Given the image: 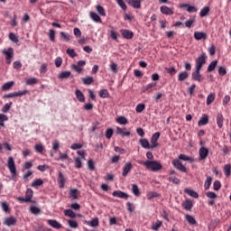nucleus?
<instances>
[{"instance_id": "nucleus-56", "label": "nucleus", "mask_w": 231, "mask_h": 231, "mask_svg": "<svg viewBox=\"0 0 231 231\" xmlns=\"http://www.w3.org/2000/svg\"><path fill=\"white\" fill-rule=\"evenodd\" d=\"M68 225L70 228H79V223L75 220H68Z\"/></svg>"}, {"instance_id": "nucleus-30", "label": "nucleus", "mask_w": 231, "mask_h": 231, "mask_svg": "<svg viewBox=\"0 0 231 231\" xmlns=\"http://www.w3.org/2000/svg\"><path fill=\"white\" fill-rule=\"evenodd\" d=\"M96 10L97 12V14L101 16V17H106V9H104L102 7V5H96Z\"/></svg>"}, {"instance_id": "nucleus-16", "label": "nucleus", "mask_w": 231, "mask_h": 231, "mask_svg": "<svg viewBox=\"0 0 231 231\" xmlns=\"http://www.w3.org/2000/svg\"><path fill=\"white\" fill-rule=\"evenodd\" d=\"M199 154L200 160H205L207 156H208V149L203 146L200 147V149L199 150Z\"/></svg>"}, {"instance_id": "nucleus-17", "label": "nucleus", "mask_w": 231, "mask_h": 231, "mask_svg": "<svg viewBox=\"0 0 231 231\" xmlns=\"http://www.w3.org/2000/svg\"><path fill=\"white\" fill-rule=\"evenodd\" d=\"M194 39H196V41L205 40L207 39V33L203 32H195Z\"/></svg>"}, {"instance_id": "nucleus-11", "label": "nucleus", "mask_w": 231, "mask_h": 231, "mask_svg": "<svg viewBox=\"0 0 231 231\" xmlns=\"http://www.w3.org/2000/svg\"><path fill=\"white\" fill-rule=\"evenodd\" d=\"M112 196H114V198H120L121 199H127V198H129L127 193L121 190H115L112 193Z\"/></svg>"}, {"instance_id": "nucleus-58", "label": "nucleus", "mask_w": 231, "mask_h": 231, "mask_svg": "<svg viewBox=\"0 0 231 231\" xmlns=\"http://www.w3.org/2000/svg\"><path fill=\"white\" fill-rule=\"evenodd\" d=\"M9 39L10 41H12V42H15V43L19 42V38H17V36L14 32H10Z\"/></svg>"}, {"instance_id": "nucleus-24", "label": "nucleus", "mask_w": 231, "mask_h": 231, "mask_svg": "<svg viewBox=\"0 0 231 231\" xmlns=\"http://www.w3.org/2000/svg\"><path fill=\"white\" fill-rule=\"evenodd\" d=\"M139 143L143 149H152L147 139H140Z\"/></svg>"}, {"instance_id": "nucleus-40", "label": "nucleus", "mask_w": 231, "mask_h": 231, "mask_svg": "<svg viewBox=\"0 0 231 231\" xmlns=\"http://www.w3.org/2000/svg\"><path fill=\"white\" fill-rule=\"evenodd\" d=\"M210 185H212V177L208 176L207 177V180L204 184L205 190H208V189H210Z\"/></svg>"}, {"instance_id": "nucleus-61", "label": "nucleus", "mask_w": 231, "mask_h": 231, "mask_svg": "<svg viewBox=\"0 0 231 231\" xmlns=\"http://www.w3.org/2000/svg\"><path fill=\"white\" fill-rule=\"evenodd\" d=\"M67 54L69 55V57H71V59H75V57H77V53L75 52V50L73 49H67Z\"/></svg>"}, {"instance_id": "nucleus-2", "label": "nucleus", "mask_w": 231, "mask_h": 231, "mask_svg": "<svg viewBox=\"0 0 231 231\" xmlns=\"http://www.w3.org/2000/svg\"><path fill=\"white\" fill-rule=\"evenodd\" d=\"M7 167L12 174V177L15 178V176H17V168L15 167V161L14 160V157H8Z\"/></svg>"}, {"instance_id": "nucleus-53", "label": "nucleus", "mask_w": 231, "mask_h": 231, "mask_svg": "<svg viewBox=\"0 0 231 231\" xmlns=\"http://www.w3.org/2000/svg\"><path fill=\"white\" fill-rule=\"evenodd\" d=\"M113 133H114V131H113L112 128H107V129L106 130V133H105L106 138H107V140H110V138L113 137Z\"/></svg>"}, {"instance_id": "nucleus-42", "label": "nucleus", "mask_w": 231, "mask_h": 231, "mask_svg": "<svg viewBox=\"0 0 231 231\" xmlns=\"http://www.w3.org/2000/svg\"><path fill=\"white\" fill-rule=\"evenodd\" d=\"M216 66H217V60H213L208 67V71L210 73L216 69Z\"/></svg>"}, {"instance_id": "nucleus-21", "label": "nucleus", "mask_w": 231, "mask_h": 231, "mask_svg": "<svg viewBox=\"0 0 231 231\" xmlns=\"http://www.w3.org/2000/svg\"><path fill=\"white\" fill-rule=\"evenodd\" d=\"M69 194V198H71L72 199H77L80 195V191H79V189H71Z\"/></svg>"}, {"instance_id": "nucleus-8", "label": "nucleus", "mask_w": 231, "mask_h": 231, "mask_svg": "<svg viewBox=\"0 0 231 231\" xmlns=\"http://www.w3.org/2000/svg\"><path fill=\"white\" fill-rule=\"evenodd\" d=\"M4 225L6 226H15V225H17V219L14 217H5L4 220Z\"/></svg>"}, {"instance_id": "nucleus-22", "label": "nucleus", "mask_w": 231, "mask_h": 231, "mask_svg": "<svg viewBox=\"0 0 231 231\" xmlns=\"http://www.w3.org/2000/svg\"><path fill=\"white\" fill-rule=\"evenodd\" d=\"M89 15L90 19H92L94 23H102V18H100V15H98L97 13L90 12Z\"/></svg>"}, {"instance_id": "nucleus-19", "label": "nucleus", "mask_w": 231, "mask_h": 231, "mask_svg": "<svg viewBox=\"0 0 231 231\" xmlns=\"http://www.w3.org/2000/svg\"><path fill=\"white\" fill-rule=\"evenodd\" d=\"M156 88V83H150L143 88V93H152V88Z\"/></svg>"}, {"instance_id": "nucleus-50", "label": "nucleus", "mask_w": 231, "mask_h": 231, "mask_svg": "<svg viewBox=\"0 0 231 231\" xmlns=\"http://www.w3.org/2000/svg\"><path fill=\"white\" fill-rule=\"evenodd\" d=\"M30 212H32V214H34V216H38V214H41V208L35 206H32L30 208Z\"/></svg>"}, {"instance_id": "nucleus-5", "label": "nucleus", "mask_w": 231, "mask_h": 231, "mask_svg": "<svg viewBox=\"0 0 231 231\" xmlns=\"http://www.w3.org/2000/svg\"><path fill=\"white\" fill-rule=\"evenodd\" d=\"M2 53L5 55V60H7V64H12V59L14 58V48L10 47L8 50H3Z\"/></svg>"}, {"instance_id": "nucleus-51", "label": "nucleus", "mask_w": 231, "mask_h": 231, "mask_svg": "<svg viewBox=\"0 0 231 231\" xmlns=\"http://www.w3.org/2000/svg\"><path fill=\"white\" fill-rule=\"evenodd\" d=\"M145 110V104H138L135 107L136 113H143Z\"/></svg>"}, {"instance_id": "nucleus-20", "label": "nucleus", "mask_w": 231, "mask_h": 231, "mask_svg": "<svg viewBox=\"0 0 231 231\" xmlns=\"http://www.w3.org/2000/svg\"><path fill=\"white\" fill-rule=\"evenodd\" d=\"M127 3L133 8L140 9L142 7L139 0H127Z\"/></svg>"}, {"instance_id": "nucleus-32", "label": "nucleus", "mask_w": 231, "mask_h": 231, "mask_svg": "<svg viewBox=\"0 0 231 231\" xmlns=\"http://www.w3.org/2000/svg\"><path fill=\"white\" fill-rule=\"evenodd\" d=\"M214 100H216V93H210L209 95H208L206 101L207 106H210V104H212Z\"/></svg>"}, {"instance_id": "nucleus-18", "label": "nucleus", "mask_w": 231, "mask_h": 231, "mask_svg": "<svg viewBox=\"0 0 231 231\" xmlns=\"http://www.w3.org/2000/svg\"><path fill=\"white\" fill-rule=\"evenodd\" d=\"M75 95L79 102H86V97L84 96V93L80 91V89H76Z\"/></svg>"}, {"instance_id": "nucleus-52", "label": "nucleus", "mask_w": 231, "mask_h": 231, "mask_svg": "<svg viewBox=\"0 0 231 231\" xmlns=\"http://www.w3.org/2000/svg\"><path fill=\"white\" fill-rule=\"evenodd\" d=\"M132 192L135 196H140V189H138V185L136 184H132Z\"/></svg>"}, {"instance_id": "nucleus-38", "label": "nucleus", "mask_w": 231, "mask_h": 231, "mask_svg": "<svg viewBox=\"0 0 231 231\" xmlns=\"http://www.w3.org/2000/svg\"><path fill=\"white\" fill-rule=\"evenodd\" d=\"M14 81H9L7 83H5L2 86V91H8L9 89H12V87L14 86Z\"/></svg>"}, {"instance_id": "nucleus-46", "label": "nucleus", "mask_w": 231, "mask_h": 231, "mask_svg": "<svg viewBox=\"0 0 231 231\" xmlns=\"http://www.w3.org/2000/svg\"><path fill=\"white\" fill-rule=\"evenodd\" d=\"M48 37L51 42H55V30H49Z\"/></svg>"}, {"instance_id": "nucleus-45", "label": "nucleus", "mask_w": 231, "mask_h": 231, "mask_svg": "<svg viewBox=\"0 0 231 231\" xmlns=\"http://www.w3.org/2000/svg\"><path fill=\"white\" fill-rule=\"evenodd\" d=\"M179 160H182L183 162H194L193 158L189 157L185 154H180L179 155Z\"/></svg>"}, {"instance_id": "nucleus-39", "label": "nucleus", "mask_w": 231, "mask_h": 231, "mask_svg": "<svg viewBox=\"0 0 231 231\" xmlns=\"http://www.w3.org/2000/svg\"><path fill=\"white\" fill-rule=\"evenodd\" d=\"M168 180L171 183H173L174 185H180L181 183V180H180V179H178L177 177H174V176H170L168 178Z\"/></svg>"}, {"instance_id": "nucleus-10", "label": "nucleus", "mask_w": 231, "mask_h": 231, "mask_svg": "<svg viewBox=\"0 0 231 231\" xmlns=\"http://www.w3.org/2000/svg\"><path fill=\"white\" fill-rule=\"evenodd\" d=\"M132 170H133V163H131V162L125 163V165L123 166L122 176L124 178H125L127 176V174H129V172H131Z\"/></svg>"}, {"instance_id": "nucleus-41", "label": "nucleus", "mask_w": 231, "mask_h": 231, "mask_svg": "<svg viewBox=\"0 0 231 231\" xmlns=\"http://www.w3.org/2000/svg\"><path fill=\"white\" fill-rule=\"evenodd\" d=\"M196 23V17L189 18L185 22L186 28H192V24Z\"/></svg>"}, {"instance_id": "nucleus-31", "label": "nucleus", "mask_w": 231, "mask_h": 231, "mask_svg": "<svg viewBox=\"0 0 231 231\" xmlns=\"http://www.w3.org/2000/svg\"><path fill=\"white\" fill-rule=\"evenodd\" d=\"M207 124H208V116L204 115L200 117V119L199 120V125H207Z\"/></svg>"}, {"instance_id": "nucleus-54", "label": "nucleus", "mask_w": 231, "mask_h": 231, "mask_svg": "<svg viewBox=\"0 0 231 231\" xmlns=\"http://www.w3.org/2000/svg\"><path fill=\"white\" fill-rule=\"evenodd\" d=\"M108 33H109V37L111 39H113V41H116V39H118V32H116V31H108Z\"/></svg>"}, {"instance_id": "nucleus-25", "label": "nucleus", "mask_w": 231, "mask_h": 231, "mask_svg": "<svg viewBox=\"0 0 231 231\" xmlns=\"http://www.w3.org/2000/svg\"><path fill=\"white\" fill-rule=\"evenodd\" d=\"M192 207H193V204L190 199H187L182 203V208H184V210H192Z\"/></svg>"}, {"instance_id": "nucleus-3", "label": "nucleus", "mask_w": 231, "mask_h": 231, "mask_svg": "<svg viewBox=\"0 0 231 231\" xmlns=\"http://www.w3.org/2000/svg\"><path fill=\"white\" fill-rule=\"evenodd\" d=\"M204 64H207V54L202 53L196 59L195 69H201Z\"/></svg>"}, {"instance_id": "nucleus-35", "label": "nucleus", "mask_w": 231, "mask_h": 231, "mask_svg": "<svg viewBox=\"0 0 231 231\" xmlns=\"http://www.w3.org/2000/svg\"><path fill=\"white\" fill-rule=\"evenodd\" d=\"M60 35L62 41H64L65 42H69V41H71V36L64 32H60Z\"/></svg>"}, {"instance_id": "nucleus-28", "label": "nucleus", "mask_w": 231, "mask_h": 231, "mask_svg": "<svg viewBox=\"0 0 231 231\" xmlns=\"http://www.w3.org/2000/svg\"><path fill=\"white\" fill-rule=\"evenodd\" d=\"M82 160H86V157L75 158V168L76 169H82Z\"/></svg>"}, {"instance_id": "nucleus-48", "label": "nucleus", "mask_w": 231, "mask_h": 231, "mask_svg": "<svg viewBox=\"0 0 231 231\" xmlns=\"http://www.w3.org/2000/svg\"><path fill=\"white\" fill-rule=\"evenodd\" d=\"M44 181L42 179H36L32 182V187H41Z\"/></svg>"}, {"instance_id": "nucleus-55", "label": "nucleus", "mask_w": 231, "mask_h": 231, "mask_svg": "<svg viewBox=\"0 0 231 231\" xmlns=\"http://www.w3.org/2000/svg\"><path fill=\"white\" fill-rule=\"evenodd\" d=\"M160 226H162V221L157 220L155 223L152 224V230L157 231L160 229Z\"/></svg>"}, {"instance_id": "nucleus-1", "label": "nucleus", "mask_w": 231, "mask_h": 231, "mask_svg": "<svg viewBox=\"0 0 231 231\" xmlns=\"http://www.w3.org/2000/svg\"><path fill=\"white\" fill-rule=\"evenodd\" d=\"M143 165L148 170L152 171V172H158V171H162V166L158 161H145L143 162Z\"/></svg>"}, {"instance_id": "nucleus-4", "label": "nucleus", "mask_w": 231, "mask_h": 231, "mask_svg": "<svg viewBox=\"0 0 231 231\" xmlns=\"http://www.w3.org/2000/svg\"><path fill=\"white\" fill-rule=\"evenodd\" d=\"M173 167L177 169V171H180V172H187V168L181 163V161L180 159H174L171 162Z\"/></svg>"}, {"instance_id": "nucleus-12", "label": "nucleus", "mask_w": 231, "mask_h": 231, "mask_svg": "<svg viewBox=\"0 0 231 231\" xmlns=\"http://www.w3.org/2000/svg\"><path fill=\"white\" fill-rule=\"evenodd\" d=\"M225 123V117L222 113L217 115V125L219 129H223V124Z\"/></svg>"}, {"instance_id": "nucleus-9", "label": "nucleus", "mask_w": 231, "mask_h": 231, "mask_svg": "<svg viewBox=\"0 0 231 231\" xmlns=\"http://www.w3.org/2000/svg\"><path fill=\"white\" fill-rule=\"evenodd\" d=\"M58 185L60 189H64V186L66 185V177H64L62 171L58 172Z\"/></svg>"}, {"instance_id": "nucleus-34", "label": "nucleus", "mask_w": 231, "mask_h": 231, "mask_svg": "<svg viewBox=\"0 0 231 231\" xmlns=\"http://www.w3.org/2000/svg\"><path fill=\"white\" fill-rule=\"evenodd\" d=\"M39 82V79L37 78H29L25 79V84L27 86H34V84H37Z\"/></svg>"}, {"instance_id": "nucleus-6", "label": "nucleus", "mask_w": 231, "mask_h": 231, "mask_svg": "<svg viewBox=\"0 0 231 231\" xmlns=\"http://www.w3.org/2000/svg\"><path fill=\"white\" fill-rule=\"evenodd\" d=\"M199 71H201V69H195V71L191 74L192 80L197 82H203L205 80V78L203 75H201V73H199Z\"/></svg>"}, {"instance_id": "nucleus-59", "label": "nucleus", "mask_w": 231, "mask_h": 231, "mask_svg": "<svg viewBox=\"0 0 231 231\" xmlns=\"http://www.w3.org/2000/svg\"><path fill=\"white\" fill-rule=\"evenodd\" d=\"M116 3L120 6V8H122L124 10V12H125V10H127V5L124 2V0H116Z\"/></svg>"}, {"instance_id": "nucleus-43", "label": "nucleus", "mask_w": 231, "mask_h": 231, "mask_svg": "<svg viewBox=\"0 0 231 231\" xmlns=\"http://www.w3.org/2000/svg\"><path fill=\"white\" fill-rule=\"evenodd\" d=\"M70 76H71L70 71H62L59 74L58 79H69Z\"/></svg>"}, {"instance_id": "nucleus-27", "label": "nucleus", "mask_w": 231, "mask_h": 231, "mask_svg": "<svg viewBox=\"0 0 231 231\" xmlns=\"http://www.w3.org/2000/svg\"><path fill=\"white\" fill-rule=\"evenodd\" d=\"M125 128L122 129L120 126L116 127V134H120V136H130L131 132H125Z\"/></svg>"}, {"instance_id": "nucleus-63", "label": "nucleus", "mask_w": 231, "mask_h": 231, "mask_svg": "<svg viewBox=\"0 0 231 231\" xmlns=\"http://www.w3.org/2000/svg\"><path fill=\"white\" fill-rule=\"evenodd\" d=\"M71 68L76 73H82V68L79 67L77 64H72Z\"/></svg>"}, {"instance_id": "nucleus-15", "label": "nucleus", "mask_w": 231, "mask_h": 231, "mask_svg": "<svg viewBox=\"0 0 231 231\" xmlns=\"http://www.w3.org/2000/svg\"><path fill=\"white\" fill-rule=\"evenodd\" d=\"M160 10L164 15H174V11L170 7H167V5L161 6Z\"/></svg>"}, {"instance_id": "nucleus-37", "label": "nucleus", "mask_w": 231, "mask_h": 231, "mask_svg": "<svg viewBox=\"0 0 231 231\" xmlns=\"http://www.w3.org/2000/svg\"><path fill=\"white\" fill-rule=\"evenodd\" d=\"M210 7L205 6L200 10L199 16L200 17H207V14H209Z\"/></svg>"}, {"instance_id": "nucleus-26", "label": "nucleus", "mask_w": 231, "mask_h": 231, "mask_svg": "<svg viewBox=\"0 0 231 231\" xmlns=\"http://www.w3.org/2000/svg\"><path fill=\"white\" fill-rule=\"evenodd\" d=\"M187 79H189V72L182 71V72L179 73V75H178L179 82H183V80H187Z\"/></svg>"}, {"instance_id": "nucleus-36", "label": "nucleus", "mask_w": 231, "mask_h": 231, "mask_svg": "<svg viewBox=\"0 0 231 231\" xmlns=\"http://www.w3.org/2000/svg\"><path fill=\"white\" fill-rule=\"evenodd\" d=\"M185 219L189 223V225H197L196 218L190 215H185Z\"/></svg>"}, {"instance_id": "nucleus-64", "label": "nucleus", "mask_w": 231, "mask_h": 231, "mask_svg": "<svg viewBox=\"0 0 231 231\" xmlns=\"http://www.w3.org/2000/svg\"><path fill=\"white\" fill-rule=\"evenodd\" d=\"M213 189H214V190H219V189H221V181L216 180L213 183Z\"/></svg>"}, {"instance_id": "nucleus-33", "label": "nucleus", "mask_w": 231, "mask_h": 231, "mask_svg": "<svg viewBox=\"0 0 231 231\" xmlns=\"http://www.w3.org/2000/svg\"><path fill=\"white\" fill-rule=\"evenodd\" d=\"M64 216L67 217H71V219H75V217H77V214H75V212H73L71 209H65Z\"/></svg>"}, {"instance_id": "nucleus-23", "label": "nucleus", "mask_w": 231, "mask_h": 231, "mask_svg": "<svg viewBox=\"0 0 231 231\" xmlns=\"http://www.w3.org/2000/svg\"><path fill=\"white\" fill-rule=\"evenodd\" d=\"M32 198H33V189H27L25 193V199H27V201L29 203H33V200L32 199Z\"/></svg>"}, {"instance_id": "nucleus-14", "label": "nucleus", "mask_w": 231, "mask_h": 231, "mask_svg": "<svg viewBox=\"0 0 231 231\" xmlns=\"http://www.w3.org/2000/svg\"><path fill=\"white\" fill-rule=\"evenodd\" d=\"M47 223L50 226H52V228H56L57 230H60V228H62V225H60L57 220L49 219L47 220Z\"/></svg>"}, {"instance_id": "nucleus-49", "label": "nucleus", "mask_w": 231, "mask_h": 231, "mask_svg": "<svg viewBox=\"0 0 231 231\" xmlns=\"http://www.w3.org/2000/svg\"><path fill=\"white\" fill-rule=\"evenodd\" d=\"M185 193L189 194V196H191V198H199V195L198 194V192L192 189H185Z\"/></svg>"}, {"instance_id": "nucleus-13", "label": "nucleus", "mask_w": 231, "mask_h": 231, "mask_svg": "<svg viewBox=\"0 0 231 231\" xmlns=\"http://www.w3.org/2000/svg\"><path fill=\"white\" fill-rule=\"evenodd\" d=\"M121 35H123L124 39H133V37L134 36V33H133V32L127 30V29H123L121 30Z\"/></svg>"}, {"instance_id": "nucleus-7", "label": "nucleus", "mask_w": 231, "mask_h": 231, "mask_svg": "<svg viewBox=\"0 0 231 231\" xmlns=\"http://www.w3.org/2000/svg\"><path fill=\"white\" fill-rule=\"evenodd\" d=\"M160 139V132H157V133H154L152 135V138H151V147L152 149H156V147H158V145H160L158 143V140Z\"/></svg>"}, {"instance_id": "nucleus-60", "label": "nucleus", "mask_w": 231, "mask_h": 231, "mask_svg": "<svg viewBox=\"0 0 231 231\" xmlns=\"http://www.w3.org/2000/svg\"><path fill=\"white\" fill-rule=\"evenodd\" d=\"M224 173L226 174V176H230V173H231V166H230V164H226L224 166Z\"/></svg>"}, {"instance_id": "nucleus-44", "label": "nucleus", "mask_w": 231, "mask_h": 231, "mask_svg": "<svg viewBox=\"0 0 231 231\" xmlns=\"http://www.w3.org/2000/svg\"><path fill=\"white\" fill-rule=\"evenodd\" d=\"M99 97L101 98H109V91L107 89H101L99 91Z\"/></svg>"}, {"instance_id": "nucleus-47", "label": "nucleus", "mask_w": 231, "mask_h": 231, "mask_svg": "<svg viewBox=\"0 0 231 231\" xmlns=\"http://www.w3.org/2000/svg\"><path fill=\"white\" fill-rule=\"evenodd\" d=\"M117 124H120L121 125H125V124L128 123L127 118L125 116H118L116 119Z\"/></svg>"}, {"instance_id": "nucleus-57", "label": "nucleus", "mask_w": 231, "mask_h": 231, "mask_svg": "<svg viewBox=\"0 0 231 231\" xmlns=\"http://www.w3.org/2000/svg\"><path fill=\"white\" fill-rule=\"evenodd\" d=\"M12 102L6 103L3 107H2V112L3 113H8L10 111V108L12 107Z\"/></svg>"}, {"instance_id": "nucleus-29", "label": "nucleus", "mask_w": 231, "mask_h": 231, "mask_svg": "<svg viewBox=\"0 0 231 231\" xmlns=\"http://www.w3.org/2000/svg\"><path fill=\"white\" fill-rule=\"evenodd\" d=\"M82 82H83V84H85V86H91V84H93V82H94L93 77L87 76L85 78H82Z\"/></svg>"}, {"instance_id": "nucleus-62", "label": "nucleus", "mask_w": 231, "mask_h": 231, "mask_svg": "<svg viewBox=\"0 0 231 231\" xmlns=\"http://www.w3.org/2000/svg\"><path fill=\"white\" fill-rule=\"evenodd\" d=\"M154 198H158V193L155 191H151L147 194L148 199H154Z\"/></svg>"}]
</instances>
